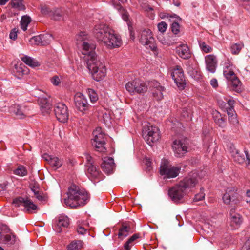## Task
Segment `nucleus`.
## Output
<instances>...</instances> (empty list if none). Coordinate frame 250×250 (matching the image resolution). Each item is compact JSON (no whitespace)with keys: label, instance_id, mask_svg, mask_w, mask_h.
<instances>
[{"label":"nucleus","instance_id":"nucleus-27","mask_svg":"<svg viewBox=\"0 0 250 250\" xmlns=\"http://www.w3.org/2000/svg\"><path fill=\"white\" fill-rule=\"evenodd\" d=\"M114 7L121 14L122 19L125 21H128L129 19V15L126 10H125L122 5L116 2L113 1L112 2Z\"/></svg>","mask_w":250,"mask_h":250},{"label":"nucleus","instance_id":"nucleus-5","mask_svg":"<svg viewBox=\"0 0 250 250\" xmlns=\"http://www.w3.org/2000/svg\"><path fill=\"white\" fill-rule=\"evenodd\" d=\"M143 134L144 139L150 146L152 145V143L157 142L160 138L159 128L150 123L144 126Z\"/></svg>","mask_w":250,"mask_h":250},{"label":"nucleus","instance_id":"nucleus-61","mask_svg":"<svg viewBox=\"0 0 250 250\" xmlns=\"http://www.w3.org/2000/svg\"><path fill=\"white\" fill-rule=\"evenodd\" d=\"M244 152L246 157V164L248 166H249L250 165V156L249 154L248 150H245Z\"/></svg>","mask_w":250,"mask_h":250},{"label":"nucleus","instance_id":"nucleus-40","mask_svg":"<svg viewBox=\"0 0 250 250\" xmlns=\"http://www.w3.org/2000/svg\"><path fill=\"white\" fill-rule=\"evenodd\" d=\"M52 14L50 18L53 20L59 21L61 20L62 17V12L60 9L53 8Z\"/></svg>","mask_w":250,"mask_h":250},{"label":"nucleus","instance_id":"nucleus-60","mask_svg":"<svg viewBox=\"0 0 250 250\" xmlns=\"http://www.w3.org/2000/svg\"><path fill=\"white\" fill-rule=\"evenodd\" d=\"M86 231H87L86 229H84L83 227H81V226H80L77 228L78 232L81 234H85V232H86Z\"/></svg>","mask_w":250,"mask_h":250},{"label":"nucleus","instance_id":"nucleus-11","mask_svg":"<svg viewBox=\"0 0 250 250\" xmlns=\"http://www.w3.org/2000/svg\"><path fill=\"white\" fill-rule=\"evenodd\" d=\"M139 41L140 43L145 46L146 48H149L152 51L156 50L157 46L155 39L149 29H145L141 31Z\"/></svg>","mask_w":250,"mask_h":250},{"label":"nucleus","instance_id":"nucleus-62","mask_svg":"<svg viewBox=\"0 0 250 250\" xmlns=\"http://www.w3.org/2000/svg\"><path fill=\"white\" fill-rule=\"evenodd\" d=\"M210 84L214 88H216L218 87V82L216 79H212L210 81Z\"/></svg>","mask_w":250,"mask_h":250},{"label":"nucleus","instance_id":"nucleus-52","mask_svg":"<svg viewBox=\"0 0 250 250\" xmlns=\"http://www.w3.org/2000/svg\"><path fill=\"white\" fill-rule=\"evenodd\" d=\"M41 39L40 37V35L39 36H34L30 40V42L32 44H34L36 45H41Z\"/></svg>","mask_w":250,"mask_h":250},{"label":"nucleus","instance_id":"nucleus-1","mask_svg":"<svg viewBox=\"0 0 250 250\" xmlns=\"http://www.w3.org/2000/svg\"><path fill=\"white\" fill-rule=\"evenodd\" d=\"M67 194V197L64 199V203L72 208L84 206L90 198L86 191L74 184L69 188Z\"/></svg>","mask_w":250,"mask_h":250},{"label":"nucleus","instance_id":"nucleus-34","mask_svg":"<svg viewBox=\"0 0 250 250\" xmlns=\"http://www.w3.org/2000/svg\"><path fill=\"white\" fill-rule=\"evenodd\" d=\"M232 156L234 161L238 164H243L245 161V156L243 154H241L238 150H235L233 152Z\"/></svg>","mask_w":250,"mask_h":250},{"label":"nucleus","instance_id":"nucleus-55","mask_svg":"<svg viewBox=\"0 0 250 250\" xmlns=\"http://www.w3.org/2000/svg\"><path fill=\"white\" fill-rule=\"evenodd\" d=\"M191 113V111L190 109L186 107H184L182 110V115L186 118V117H189Z\"/></svg>","mask_w":250,"mask_h":250},{"label":"nucleus","instance_id":"nucleus-46","mask_svg":"<svg viewBox=\"0 0 250 250\" xmlns=\"http://www.w3.org/2000/svg\"><path fill=\"white\" fill-rule=\"evenodd\" d=\"M199 44L202 51L205 53H209L212 50L211 47L207 45L204 42L201 41H199Z\"/></svg>","mask_w":250,"mask_h":250},{"label":"nucleus","instance_id":"nucleus-41","mask_svg":"<svg viewBox=\"0 0 250 250\" xmlns=\"http://www.w3.org/2000/svg\"><path fill=\"white\" fill-rule=\"evenodd\" d=\"M87 92L91 103H94L98 100V95L93 89L88 88L87 90Z\"/></svg>","mask_w":250,"mask_h":250},{"label":"nucleus","instance_id":"nucleus-39","mask_svg":"<svg viewBox=\"0 0 250 250\" xmlns=\"http://www.w3.org/2000/svg\"><path fill=\"white\" fill-rule=\"evenodd\" d=\"M83 242L80 240L72 241L67 246L68 250H79L81 249Z\"/></svg>","mask_w":250,"mask_h":250},{"label":"nucleus","instance_id":"nucleus-15","mask_svg":"<svg viewBox=\"0 0 250 250\" xmlns=\"http://www.w3.org/2000/svg\"><path fill=\"white\" fill-rule=\"evenodd\" d=\"M54 110L56 117L59 122L65 123L67 121L69 113L68 108L65 104L62 103L57 104Z\"/></svg>","mask_w":250,"mask_h":250},{"label":"nucleus","instance_id":"nucleus-17","mask_svg":"<svg viewBox=\"0 0 250 250\" xmlns=\"http://www.w3.org/2000/svg\"><path fill=\"white\" fill-rule=\"evenodd\" d=\"M11 112L14 113L17 118L24 119L29 116V110L25 105L14 104L10 108Z\"/></svg>","mask_w":250,"mask_h":250},{"label":"nucleus","instance_id":"nucleus-28","mask_svg":"<svg viewBox=\"0 0 250 250\" xmlns=\"http://www.w3.org/2000/svg\"><path fill=\"white\" fill-rule=\"evenodd\" d=\"M8 5L18 11L24 10L26 9L24 0H11Z\"/></svg>","mask_w":250,"mask_h":250},{"label":"nucleus","instance_id":"nucleus-36","mask_svg":"<svg viewBox=\"0 0 250 250\" xmlns=\"http://www.w3.org/2000/svg\"><path fill=\"white\" fill-rule=\"evenodd\" d=\"M0 238L2 239L3 242L4 244L13 245L16 242V237L14 234H11V235L6 234Z\"/></svg>","mask_w":250,"mask_h":250},{"label":"nucleus","instance_id":"nucleus-24","mask_svg":"<svg viewBox=\"0 0 250 250\" xmlns=\"http://www.w3.org/2000/svg\"><path fill=\"white\" fill-rule=\"evenodd\" d=\"M69 224V218L66 216H60L56 221V224L54 229L56 232L60 233L62 228H67Z\"/></svg>","mask_w":250,"mask_h":250},{"label":"nucleus","instance_id":"nucleus-37","mask_svg":"<svg viewBox=\"0 0 250 250\" xmlns=\"http://www.w3.org/2000/svg\"><path fill=\"white\" fill-rule=\"evenodd\" d=\"M130 231L131 228L130 226L123 225L119 229V237L121 239H123L128 235Z\"/></svg>","mask_w":250,"mask_h":250},{"label":"nucleus","instance_id":"nucleus-42","mask_svg":"<svg viewBox=\"0 0 250 250\" xmlns=\"http://www.w3.org/2000/svg\"><path fill=\"white\" fill-rule=\"evenodd\" d=\"M214 122L220 127H224L225 125V120L221 117L220 114L216 112V115L214 116Z\"/></svg>","mask_w":250,"mask_h":250},{"label":"nucleus","instance_id":"nucleus-6","mask_svg":"<svg viewBox=\"0 0 250 250\" xmlns=\"http://www.w3.org/2000/svg\"><path fill=\"white\" fill-rule=\"evenodd\" d=\"M112 29L104 23L96 24L93 29V35L99 42L104 43L105 39L110 35Z\"/></svg>","mask_w":250,"mask_h":250},{"label":"nucleus","instance_id":"nucleus-56","mask_svg":"<svg viewBox=\"0 0 250 250\" xmlns=\"http://www.w3.org/2000/svg\"><path fill=\"white\" fill-rule=\"evenodd\" d=\"M17 32L18 29L16 28L13 29L9 34V37L11 39L15 40L17 39Z\"/></svg>","mask_w":250,"mask_h":250},{"label":"nucleus","instance_id":"nucleus-31","mask_svg":"<svg viewBox=\"0 0 250 250\" xmlns=\"http://www.w3.org/2000/svg\"><path fill=\"white\" fill-rule=\"evenodd\" d=\"M21 60L27 65L35 67L40 65L39 62L33 58L25 56L21 58Z\"/></svg>","mask_w":250,"mask_h":250},{"label":"nucleus","instance_id":"nucleus-33","mask_svg":"<svg viewBox=\"0 0 250 250\" xmlns=\"http://www.w3.org/2000/svg\"><path fill=\"white\" fill-rule=\"evenodd\" d=\"M139 237V235L134 234L130 237L128 240L125 243L124 248L125 250H130L131 248L134 245V241Z\"/></svg>","mask_w":250,"mask_h":250},{"label":"nucleus","instance_id":"nucleus-9","mask_svg":"<svg viewBox=\"0 0 250 250\" xmlns=\"http://www.w3.org/2000/svg\"><path fill=\"white\" fill-rule=\"evenodd\" d=\"M222 199L225 204L235 207L240 202V196L237 192V188L234 187L227 188Z\"/></svg>","mask_w":250,"mask_h":250},{"label":"nucleus","instance_id":"nucleus-50","mask_svg":"<svg viewBox=\"0 0 250 250\" xmlns=\"http://www.w3.org/2000/svg\"><path fill=\"white\" fill-rule=\"evenodd\" d=\"M172 32L175 35H177L180 32V26L177 22H173L171 25Z\"/></svg>","mask_w":250,"mask_h":250},{"label":"nucleus","instance_id":"nucleus-30","mask_svg":"<svg viewBox=\"0 0 250 250\" xmlns=\"http://www.w3.org/2000/svg\"><path fill=\"white\" fill-rule=\"evenodd\" d=\"M188 74L195 80H199L201 78V74L197 69L189 65L187 68Z\"/></svg>","mask_w":250,"mask_h":250},{"label":"nucleus","instance_id":"nucleus-63","mask_svg":"<svg viewBox=\"0 0 250 250\" xmlns=\"http://www.w3.org/2000/svg\"><path fill=\"white\" fill-rule=\"evenodd\" d=\"M227 103L228 104V107H233L234 108V104L235 103V101L232 99H229L227 101Z\"/></svg>","mask_w":250,"mask_h":250},{"label":"nucleus","instance_id":"nucleus-57","mask_svg":"<svg viewBox=\"0 0 250 250\" xmlns=\"http://www.w3.org/2000/svg\"><path fill=\"white\" fill-rule=\"evenodd\" d=\"M51 82L54 85H58L60 83V79L57 76H54L51 78Z\"/></svg>","mask_w":250,"mask_h":250},{"label":"nucleus","instance_id":"nucleus-14","mask_svg":"<svg viewBox=\"0 0 250 250\" xmlns=\"http://www.w3.org/2000/svg\"><path fill=\"white\" fill-rule=\"evenodd\" d=\"M126 89L130 93L137 92L142 93L147 90V85L143 82L135 80L128 82L125 85Z\"/></svg>","mask_w":250,"mask_h":250},{"label":"nucleus","instance_id":"nucleus-29","mask_svg":"<svg viewBox=\"0 0 250 250\" xmlns=\"http://www.w3.org/2000/svg\"><path fill=\"white\" fill-rule=\"evenodd\" d=\"M227 112L229 116V122L233 124L236 125L238 123V121L236 117V114L233 107H227Z\"/></svg>","mask_w":250,"mask_h":250},{"label":"nucleus","instance_id":"nucleus-43","mask_svg":"<svg viewBox=\"0 0 250 250\" xmlns=\"http://www.w3.org/2000/svg\"><path fill=\"white\" fill-rule=\"evenodd\" d=\"M40 104L41 108L44 109L45 111H48L51 108V105L46 99L42 98L40 100Z\"/></svg>","mask_w":250,"mask_h":250},{"label":"nucleus","instance_id":"nucleus-59","mask_svg":"<svg viewBox=\"0 0 250 250\" xmlns=\"http://www.w3.org/2000/svg\"><path fill=\"white\" fill-rule=\"evenodd\" d=\"M85 159L86 160V167H87V165H90V163L93 164L92 158L89 154H87L85 155Z\"/></svg>","mask_w":250,"mask_h":250},{"label":"nucleus","instance_id":"nucleus-18","mask_svg":"<svg viewBox=\"0 0 250 250\" xmlns=\"http://www.w3.org/2000/svg\"><path fill=\"white\" fill-rule=\"evenodd\" d=\"M149 85L152 87V92L153 97L157 100H161L163 98V92L165 88L161 84L156 81H152L149 83Z\"/></svg>","mask_w":250,"mask_h":250},{"label":"nucleus","instance_id":"nucleus-7","mask_svg":"<svg viewBox=\"0 0 250 250\" xmlns=\"http://www.w3.org/2000/svg\"><path fill=\"white\" fill-rule=\"evenodd\" d=\"M93 139L91 141L92 146L97 151L104 152L106 149L105 145V134L103 133L101 127L97 128L93 132Z\"/></svg>","mask_w":250,"mask_h":250},{"label":"nucleus","instance_id":"nucleus-51","mask_svg":"<svg viewBox=\"0 0 250 250\" xmlns=\"http://www.w3.org/2000/svg\"><path fill=\"white\" fill-rule=\"evenodd\" d=\"M10 232V229L8 227L5 225H2L0 226V237H2L5 234H7Z\"/></svg>","mask_w":250,"mask_h":250},{"label":"nucleus","instance_id":"nucleus-49","mask_svg":"<svg viewBox=\"0 0 250 250\" xmlns=\"http://www.w3.org/2000/svg\"><path fill=\"white\" fill-rule=\"evenodd\" d=\"M224 75L226 79L229 81H231L237 77L234 72L232 70L224 71Z\"/></svg>","mask_w":250,"mask_h":250},{"label":"nucleus","instance_id":"nucleus-35","mask_svg":"<svg viewBox=\"0 0 250 250\" xmlns=\"http://www.w3.org/2000/svg\"><path fill=\"white\" fill-rule=\"evenodd\" d=\"M230 81L231 82L233 90L237 92H240L242 91V84L237 77L233 79Z\"/></svg>","mask_w":250,"mask_h":250},{"label":"nucleus","instance_id":"nucleus-13","mask_svg":"<svg viewBox=\"0 0 250 250\" xmlns=\"http://www.w3.org/2000/svg\"><path fill=\"white\" fill-rule=\"evenodd\" d=\"M171 76L179 89H184L186 85L185 79L183 71L180 66H176L172 69Z\"/></svg>","mask_w":250,"mask_h":250},{"label":"nucleus","instance_id":"nucleus-4","mask_svg":"<svg viewBox=\"0 0 250 250\" xmlns=\"http://www.w3.org/2000/svg\"><path fill=\"white\" fill-rule=\"evenodd\" d=\"M87 68L92 74L93 78L97 81L103 79L106 75L105 66L97 59L94 61L87 62Z\"/></svg>","mask_w":250,"mask_h":250},{"label":"nucleus","instance_id":"nucleus-20","mask_svg":"<svg viewBox=\"0 0 250 250\" xmlns=\"http://www.w3.org/2000/svg\"><path fill=\"white\" fill-rule=\"evenodd\" d=\"M172 148L175 155L178 157L183 156L187 152V146L181 141L175 140L173 142Z\"/></svg>","mask_w":250,"mask_h":250},{"label":"nucleus","instance_id":"nucleus-3","mask_svg":"<svg viewBox=\"0 0 250 250\" xmlns=\"http://www.w3.org/2000/svg\"><path fill=\"white\" fill-rule=\"evenodd\" d=\"M86 35L84 32H81L77 37V44L82 48L84 61L87 63L89 61L91 62L97 59L94 51L96 45L86 41Z\"/></svg>","mask_w":250,"mask_h":250},{"label":"nucleus","instance_id":"nucleus-2","mask_svg":"<svg viewBox=\"0 0 250 250\" xmlns=\"http://www.w3.org/2000/svg\"><path fill=\"white\" fill-rule=\"evenodd\" d=\"M198 181L197 174H195L184 178L169 190V197L175 202L179 201L186 194L188 189L195 187Z\"/></svg>","mask_w":250,"mask_h":250},{"label":"nucleus","instance_id":"nucleus-38","mask_svg":"<svg viewBox=\"0 0 250 250\" xmlns=\"http://www.w3.org/2000/svg\"><path fill=\"white\" fill-rule=\"evenodd\" d=\"M31 21V19L29 16L27 15L22 16L20 21L21 28L23 31H26L28 24Z\"/></svg>","mask_w":250,"mask_h":250},{"label":"nucleus","instance_id":"nucleus-58","mask_svg":"<svg viewBox=\"0 0 250 250\" xmlns=\"http://www.w3.org/2000/svg\"><path fill=\"white\" fill-rule=\"evenodd\" d=\"M243 250H250V237L248 239L244 245Z\"/></svg>","mask_w":250,"mask_h":250},{"label":"nucleus","instance_id":"nucleus-25","mask_svg":"<svg viewBox=\"0 0 250 250\" xmlns=\"http://www.w3.org/2000/svg\"><path fill=\"white\" fill-rule=\"evenodd\" d=\"M176 52L184 59H188L191 57V53L187 44H181L176 47Z\"/></svg>","mask_w":250,"mask_h":250},{"label":"nucleus","instance_id":"nucleus-22","mask_svg":"<svg viewBox=\"0 0 250 250\" xmlns=\"http://www.w3.org/2000/svg\"><path fill=\"white\" fill-rule=\"evenodd\" d=\"M42 157L55 169L59 168L62 165V161L57 157L49 155L47 154H44Z\"/></svg>","mask_w":250,"mask_h":250},{"label":"nucleus","instance_id":"nucleus-44","mask_svg":"<svg viewBox=\"0 0 250 250\" xmlns=\"http://www.w3.org/2000/svg\"><path fill=\"white\" fill-rule=\"evenodd\" d=\"M14 173L18 176H24L27 174V171L25 167L23 166H19L18 168L14 171Z\"/></svg>","mask_w":250,"mask_h":250},{"label":"nucleus","instance_id":"nucleus-21","mask_svg":"<svg viewBox=\"0 0 250 250\" xmlns=\"http://www.w3.org/2000/svg\"><path fill=\"white\" fill-rule=\"evenodd\" d=\"M230 225L236 229L242 223L243 218L239 214L235 212V208L232 207L230 210Z\"/></svg>","mask_w":250,"mask_h":250},{"label":"nucleus","instance_id":"nucleus-12","mask_svg":"<svg viewBox=\"0 0 250 250\" xmlns=\"http://www.w3.org/2000/svg\"><path fill=\"white\" fill-rule=\"evenodd\" d=\"M74 101L75 108L83 114H85L91 107L85 96L81 93H77L75 95Z\"/></svg>","mask_w":250,"mask_h":250},{"label":"nucleus","instance_id":"nucleus-47","mask_svg":"<svg viewBox=\"0 0 250 250\" xmlns=\"http://www.w3.org/2000/svg\"><path fill=\"white\" fill-rule=\"evenodd\" d=\"M52 9H50L46 5H42L41 6V11L42 14L44 15H46L50 18L52 14Z\"/></svg>","mask_w":250,"mask_h":250},{"label":"nucleus","instance_id":"nucleus-48","mask_svg":"<svg viewBox=\"0 0 250 250\" xmlns=\"http://www.w3.org/2000/svg\"><path fill=\"white\" fill-rule=\"evenodd\" d=\"M243 46V45L240 43H236L235 44H233L231 47V50L232 53L234 54H237L239 53L241 49H242V47Z\"/></svg>","mask_w":250,"mask_h":250},{"label":"nucleus","instance_id":"nucleus-16","mask_svg":"<svg viewBox=\"0 0 250 250\" xmlns=\"http://www.w3.org/2000/svg\"><path fill=\"white\" fill-rule=\"evenodd\" d=\"M103 43L110 48H114L121 46L122 42L120 36L115 34L114 31L112 30L110 35L107 36Z\"/></svg>","mask_w":250,"mask_h":250},{"label":"nucleus","instance_id":"nucleus-26","mask_svg":"<svg viewBox=\"0 0 250 250\" xmlns=\"http://www.w3.org/2000/svg\"><path fill=\"white\" fill-rule=\"evenodd\" d=\"M205 60L207 70L211 73H214L217 63L216 57L213 55H209L206 57Z\"/></svg>","mask_w":250,"mask_h":250},{"label":"nucleus","instance_id":"nucleus-32","mask_svg":"<svg viewBox=\"0 0 250 250\" xmlns=\"http://www.w3.org/2000/svg\"><path fill=\"white\" fill-rule=\"evenodd\" d=\"M25 66L22 64L15 65L13 72L16 77L21 78L25 73Z\"/></svg>","mask_w":250,"mask_h":250},{"label":"nucleus","instance_id":"nucleus-8","mask_svg":"<svg viewBox=\"0 0 250 250\" xmlns=\"http://www.w3.org/2000/svg\"><path fill=\"white\" fill-rule=\"evenodd\" d=\"M180 168L172 166L169 162L166 159L162 160L160 167V174L168 178L176 177L179 173Z\"/></svg>","mask_w":250,"mask_h":250},{"label":"nucleus","instance_id":"nucleus-53","mask_svg":"<svg viewBox=\"0 0 250 250\" xmlns=\"http://www.w3.org/2000/svg\"><path fill=\"white\" fill-rule=\"evenodd\" d=\"M203 189H201V191L195 195V197L193 199V201L194 202H197L203 200L205 198V194L202 191Z\"/></svg>","mask_w":250,"mask_h":250},{"label":"nucleus","instance_id":"nucleus-10","mask_svg":"<svg viewBox=\"0 0 250 250\" xmlns=\"http://www.w3.org/2000/svg\"><path fill=\"white\" fill-rule=\"evenodd\" d=\"M13 204L17 207L21 206L24 207V211L29 213H35L38 209L37 206L28 197H17L13 200Z\"/></svg>","mask_w":250,"mask_h":250},{"label":"nucleus","instance_id":"nucleus-19","mask_svg":"<svg viewBox=\"0 0 250 250\" xmlns=\"http://www.w3.org/2000/svg\"><path fill=\"white\" fill-rule=\"evenodd\" d=\"M86 175L88 178L92 181L102 179V174L98 169L93 165L90 164L86 167Z\"/></svg>","mask_w":250,"mask_h":250},{"label":"nucleus","instance_id":"nucleus-45","mask_svg":"<svg viewBox=\"0 0 250 250\" xmlns=\"http://www.w3.org/2000/svg\"><path fill=\"white\" fill-rule=\"evenodd\" d=\"M41 39V45H46L48 44L52 38L51 35L49 34H44L40 35Z\"/></svg>","mask_w":250,"mask_h":250},{"label":"nucleus","instance_id":"nucleus-64","mask_svg":"<svg viewBox=\"0 0 250 250\" xmlns=\"http://www.w3.org/2000/svg\"><path fill=\"white\" fill-rule=\"evenodd\" d=\"M32 189V190L34 192V194L37 195V197L39 199H41L42 198V197H40L39 196H38V194H39V192L38 191H37L36 190V189L35 188V187H33V188H31Z\"/></svg>","mask_w":250,"mask_h":250},{"label":"nucleus","instance_id":"nucleus-54","mask_svg":"<svg viewBox=\"0 0 250 250\" xmlns=\"http://www.w3.org/2000/svg\"><path fill=\"white\" fill-rule=\"evenodd\" d=\"M167 24L164 22L162 21L158 23V28L160 32L163 33H164L166 29H167Z\"/></svg>","mask_w":250,"mask_h":250},{"label":"nucleus","instance_id":"nucleus-23","mask_svg":"<svg viewBox=\"0 0 250 250\" xmlns=\"http://www.w3.org/2000/svg\"><path fill=\"white\" fill-rule=\"evenodd\" d=\"M115 167L114 159L112 158H105L101 164V167L103 170L107 173H112Z\"/></svg>","mask_w":250,"mask_h":250}]
</instances>
